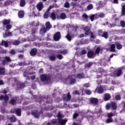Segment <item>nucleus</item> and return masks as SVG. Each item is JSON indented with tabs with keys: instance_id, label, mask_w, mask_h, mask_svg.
Masks as SVG:
<instances>
[{
	"instance_id": "0eeeda50",
	"label": "nucleus",
	"mask_w": 125,
	"mask_h": 125,
	"mask_svg": "<svg viewBox=\"0 0 125 125\" xmlns=\"http://www.w3.org/2000/svg\"><path fill=\"white\" fill-rule=\"evenodd\" d=\"M67 122V120L66 119H60L59 120V123L61 125H65Z\"/></svg>"
},
{
	"instance_id": "393cba45",
	"label": "nucleus",
	"mask_w": 125,
	"mask_h": 125,
	"mask_svg": "<svg viewBox=\"0 0 125 125\" xmlns=\"http://www.w3.org/2000/svg\"><path fill=\"white\" fill-rule=\"evenodd\" d=\"M71 99V96H70V94L68 93L67 94V98H64L63 100L64 101H69Z\"/></svg>"
},
{
	"instance_id": "680f3d73",
	"label": "nucleus",
	"mask_w": 125,
	"mask_h": 125,
	"mask_svg": "<svg viewBox=\"0 0 125 125\" xmlns=\"http://www.w3.org/2000/svg\"><path fill=\"white\" fill-rule=\"evenodd\" d=\"M82 54H86V50H83L82 51Z\"/></svg>"
},
{
	"instance_id": "c9c22d12",
	"label": "nucleus",
	"mask_w": 125,
	"mask_h": 125,
	"mask_svg": "<svg viewBox=\"0 0 125 125\" xmlns=\"http://www.w3.org/2000/svg\"><path fill=\"white\" fill-rule=\"evenodd\" d=\"M93 8V4H89L87 6V10H90V9H92Z\"/></svg>"
},
{
	"instance_id": "4d7b16f0",
	"label": "nucleus",
	"mask_w": 125,
	"mask_h": 125,
	"mask_svg": "<svg viewBox=\"0 0 125 125\" xmlns=\"http://www.w3.org/2000/svg\"><path fill=\"white\" fill-rule=\"evenodd\" d=\"M5 59L7 61H11L10 58H9V57H6Z\"/></svg>"
},
{
	"instance_id": "c03bdc74",
	"label": "nucleus",
	"mask_w": 125,
	"mask_h": 125,
	"mask_svg": "<svg viewBox=\"0 0 125 125\" xmlns=\"http://www.w3.org/2000/svg\"><path fill=\"white\" fill-rule=\"evenodd\" d=\"M9 23H10V21L9 20H5L3 22L4 25H7V24H9Z\"/></svg>"
},
{
	"instance_id": "4c0bfd02",
	"label": "nucleus",
	"mask_w": 125,
	"mask_h": 125,
	"mask_svg": "<svg viewBox=\"0 0 125 125\" xmlns=\"http://www.w3.org/2000/svg\"><path fill=\"white\" fill-rule=\"evenodd\" d=\"M77 78L78 79H83V74H78Z\"/></svg>"
},
{
	"instance_id": "4be33fe9",
	"label": "nucleus",
	"mask_w": 125,
	"mask_h": 125,
	"mask_svg": "<svg viewBox=\"0 0 125 125\" xmlns=\"http://www.w3.org/2000/svg\"><path fill=\"white\" fill-rule=\"evenodd\" d=\"M50 18L52 20H55V19H56V16L55 15V14H54V13H52L51 14Z\"/></svg>"
},
{
	"instance_id": "603ef678",
	"label": "nucleus",
	"mask_w": 125,
	"mask_h": 125,
	"mask_svg": "<svg viewBox=\"0 0 125 125\" xmlns=\"http://www.w3.org/2000/svg\"><path fill=\"white\" fill-rule=\"evenodd\" d=\"M10 53L11 54H15V53H16V52L15 51V50L12 49L11 50Z\"/></svg>"
},
{
	"instance_id": "774afa93",
	"label": "nucleus",
	"mask_w": 125,
	"mask_h": 125,
	"mask_svg": "<svg viewBox=\"0 0 125 125\" xmlns=\"http://www.w3.org/2000/svg\"><path fill=\"white\" fill-rule=\"evenodd\" d=\"M83 37H84V35H83V34H81L80 35V38H83Z\"/></svg>"
},
{
	"instance_id": "0e129e2a",
	"label": "nucleus",
	"mask_w": 125,
	"mask_h": 125,
	"mask_svg": "<svg viewBox=\"0 0 125 125\" xmlns=\"http://www.w3.org/2000/svg\"><path fill=\"white\" fill-rule=\"evenodd\" d=\"M73 93L74 94H79V92H78V91H74Z\"/></svg>"
},
{
	"instance_id": "f3484780",
	"label": "nucleus",
	"mask_w": 125,
	"mask_h": 125,
	"mask_svg": "<svg viewBox=\"0 0 125 125\" xmlns=\"http://www.w3.org/2000/svg\"><path fill=\"white\" fill-rule=\"evenodd\" d=\"M98 93H102L103 92V88L101 86H98L97 88Z\"/></svg>"
},
{
	"instance_id": "de8ad7c7",
	"label": "nucleus",
	"mask_w": 125,
	"mask_h": 125,
	"mask_svg": "<svg viewBox=\"0 0 125 125\" xmlns=\"http://www.w3.org/2000/svg\"><path fill=\"white\" fill-rule=\"evenodd\" d=\"M115 98H116V100H121V96L117 95V96H116Z\"/></svg>"
},
{
	"instance_id": "09e8293b",
	"label": "nucleus",
	"mask_w": 125,
	"mask_h": 125,
	"mask_svg": "<svg viewBox=\"0 0 125 125\" xmlns=\"http://www.w3.org/2000/svg\"><path fill=\"white\" fill-rule=\"evenodd\" d=\"M105 16V15L103 13H101L99 14V17L101 18H103V17H104Z\"/></svg>"
},
{
	"instance_id": "20e7f679",
	"label": "nucleus",
	"mask_w": 125,
	"mask_h": 125,
	"mask_svg": "<svg viewBox=\"0 0 125 125\" xmlns=\"http://www.w3.org/2000/svg\"><path fill=\"white\" fill-rule=\"evenodd\" d=\"M37 8L39 11H42V8H43V4H42V2H39L37 5Z\"/></svg>"
},
{
	"instance_id": "cd10ccee",
	"label": "nucleus",
	"mask_w": 125,
	"mask_h": 125,
	"mask_svg": "<svg viewBox=\"0 0 125 125\" xmlns=\"http://www.w3.org/2000/svg\"><path fill=\"white\" fill-rule=\"evenodd\" d=\"M116 45L117 49H121L122 46V45H121L120 43H116Z\"/></svg>"
},
{
	"instance_id": "6e6552de",
	"label": "nucleus",
	"mask_w": 125,
	"mask_h": 125,
	"mask_svg": "<svg viewBox=\"0 0 125 125\" xmlns=\"http://www.w3.org/2000/svg\"><path fill=\"white\" fill-rule=\"evenodd\" d=\"M9 98L7 96L4 97L2 95L0 96V100H4L5 101H8Z\"/></svg>"
},
{
	"instance_id": "ea45409f",
	"label": "nucleus",
	"mask_w": 125,
	"mask_h": 125,
	"mask_svg": "<svg viewBox=\"0 0 125 125\" xmlns=\"http://www.w3.org/2000/svg\"><path fill=\"white\" fill-rule=\"evenodd\" d=\"M64 7H66L67 8L70 7V4L68 2H65L64 3Z\"/></svg>"
},
{
	"instance_id": "7ed1b4c3",
	"label": "nucleus",
	"mask_w": 125,
	"mask_h": 125,
	"mask_svg": "<svg viewBox=\"0 0 125 125\" xmlns=\"http://www.w3.org/2000/svg\"><path fill=\"white\" fill-rule=\"evenodd\" d=\"M34 74H35V72H32L31 73L28 74L27 73H25L24 74V77H25V78H27V79H28V80H30V78H31V80H35V79H36V76L33 75V76H31V75H34Z\"/></svg>"
},
{
	"instance_id": "052dcab7",
	"label": "nucleus",
	"mask_w": 125,
	"mask_h": 125,
	"mask_svg": "<svg viewBox=\"0 0 125 125\" xmlns=\"http://www.w3.org/2000/svg\"><path fill=\"white\" fill-rule=\"evenodd\" d=\"M84 86L85 87H89V84L88 83H86L84 85Z\"/></svg>"
},
{
	"instance_id": "f257e3e1",
	"label": "nucleus",
	"mask_w": 125,
	"mask_h": 125,
	"mask_svg": "<svg viewBox=\"0 0 125 125\" xmlns=\"http://www.w3.org/2000/svg\"><path fill=\"white\" fill-rule=\"evenodd\" d=\"M100 51V48L99 47H98L95 51V53H93V52L92 51H89L87 53L88 57L90 58H93L96 54H99V52Z\"/></svg>"
},
{
	"instance_id": "473e14b6",
	"label": "nucleus",
	"mask_w": 125,
	"mask_h": 125,
	"mask_svg": "<svg viewBox=\"0 0 125 125\" xmlns=\"http://www.w3.org/2000/svg\"><path fill=\"white\" fill-rule=\"evenodd\" d=\"M113 120L111 118H108L106 120V124H110V123H112Z\"/></svg>"
},
{
	"instance_id": "5701e85b",
	"label": "nucleus",
	"mask_w": 125,
	"mask_h": 125,
	"mask_svg": "<svg viewBox=\"0 0 125 125\" xmlns=\"http://www.w3.org/2000/svg\"><path fill=\"white\" fill-rule=\"evenodd\" d=\"M122 15H125V5H122Z\"/></svg>"
},
{
	"instance_id": "49530a36",
	"label": "nucleus",
	"mask_w": 125,
	"mask_h": 125,
	"mask_svg": "<svg viewBox=\"0 0 125 125\" xmlns=\"http://www.w3.org/2000/svg\"><path fill=\"white\" fill-rule=\"evenodd\" d=\"M0 73L1 74H3L4 73V68H0Z\"/></svg>"
},
{
	"instance_id": "aec40b11",
	"label": "nucleus",
	"mask_w": 125,
	"mask_h": 125,
	"mask_svg": "<svg viewBox=\"0 0 125 125\" xmlns=\"http://www.w3.org/2000/svg\"><path fill=\"white\" fill-rule=\"evenodd\" d=\"M41 79L42 82H44V81H46V79H47L46 75H42L41 77Z\"/></svg>"
},
{
	"instance_id": "9d476101",
	"label": "nucleus",
	"mask_w": 125,
	"mask_h": 125,
	"mask_svg": "<svg viewBox=\"0 0 125 125\" xmlns=\"http://www.w3.org/2000/svg\"><path fill=\"white\" fill-rule=\"evenodd\" d=\"M37 50L36 48H33L32 50H31V51L30 52V54L32 55V56H35L36 54H37Z\"/></svg>"
},
{
	"instance_id": "8fccbe9b",
	"label": "nucleus",
	"mask_w": 125,
	"mask_h": 125,
	"mask_svg": "<svg viewBox=\"0 0 125 125\" xmlns=\"http://www.w3.org/2000/svg\"><path fill=\"white\" fill-rule=\"evenodd\" d=\"M107 116L108 118H111V117H113V116H114V114L112 113H109L107 114Z\"/></svg>"
},
{
	"instance_id": "c85d7f7f",
	"label": "nucleus",
	"mask_w": 125,
	"mask_h": 125,
	"mask_svg": "<svg viewBox=\"0 0 125 125\" xmlns=\"http://www.w3.org/2000/svg\"><path fill=\"white\" fill-rule=\"evenodd\" d=\"M115 44L111 45L110 48H111V51H112V52H115Z\"/></svg>"
},
{
	"instance_id": "ddd939ff",
	"label": "nucleus",
	"mask_w": 125,
	"mask_h": 125,
	"mask_svg": "<svg viewBox=\"0 0 125 125\" xmlns=\"http://www.w3.org/2000/svg\"><path fill=\"white\" fill-rule=\"evenodd\" d=\"M24 12L22 11H20L18 13V16L19 18H23L24 17Z\"/></svg>"
},
{
	"instance_id": "f03ea898",
	"label": "nucleus",
	"mask_w": 125,
	"mask_h": 125,
	"mask_svg": "<svg viewBox=\"0 0 125 125\" xmlns=\"http://www.w3.org/2000/svg\"><path fill=\"white\" fill-rule=\"evenodd\" d=\"M110 107H112L113 110L117 109V104L115 103H112L111 104H107L105 106L106 110H109Z\"/></svg>"
},
{
	"instance_id": "dca6fc26",
	"label": "nucleus",
	"mask_w": 125,
	"mask_h": 125,
	"mask_svg": "<svg viewBox=\"0 0 125 125\" xmlns=\"http://www.w3.org/2000/svg\"><path fill=\"white\" fill-rule=\"evenodd\" d=\"M17 86L18 88H22V87H24L25 85L24 84L21 83L20 82H19L17 85Z\"/></svg>"
},
{
	"instance_id": "69168bd1",
	"label": "nucleus",
	"mask_w": 125,
	"mask_h": 125,
	"mask_svg": "<svg viewBox=\"0 0 125 125\" xmlns=\"http://www.w3.org/2000/svg\"><path fill=\"white\" fill-rule=\"evenodd\" d=\"M62 116L61 115V113H59L58 114V118H62Z\"/></svg>"
},
{
	"instance_id": "a19ab883",
	"label": "nucleus",
	"mask_w": 125,
	"mask_h": 125,
	"mask_svg": "<svg viewBox=\"0 0 125 125\" xmlns=\"http://www.w3.org/2000/svg\"><path fill=\"white\" fill-rule=\"evenodd\" d=\"M44 18H45V19H46L47 18H48V12H46L44 14Z\"/></svg>"
},
{
	"instance_id": "7c9ffc66",
	"label": "nucleus",
	"mask_w": 125,
	"mask_h": 125,
	"mask_svg": "<svg viewBox=\"0 0 125 125\" xmlns=\"http://www.w3.org/2000/svg\"><path fill=\"white\" fill-rule=\"evenodd\" d=\"M46 32V28L44 27L40 31L41 34H44Z\"/></svg>"
},
{
	"instance_id": "e2e57ef3",
	"label": "nucleus",
	"mask_w": 125,
	"mask_h": 125,
	"mask_svg": "<svg viewBox=\"0 0 125 125\" xmlns=\"http://www.w3.org/2000/svg\"><path fill=\"white\" fill-rule=\"evenodd\" d=\"M2 84H3V81L0 80V85H2Z\"/></svg>"
},
{
	"instance_id": "f704fd0d",
	"label": "nucleus",
	"mask_w": 125,
	"mask_h": 125,
	"mask_svg": "<svg viewBox=\"0 0 125 125\" xmlns=\"http://www.w3.org/2000/svg\"><path fill=\"white\" fill-rule=\"evenodd\" d=\"M14 45H18L20 43V42L18 41H14L13 42Z\"/></svg>"
},
{
	"instance_id": "a18cd8bd",
	"label": "nucleus",
	"mask_w": 125,
	"mask_h": 125,
	"mask_svg": "<svg viewBox=\"0 0 125 125\" xmlns=\"http://www.w3.org/2000/svg\"><path fill=\"white\" fill-rule=\"evenodd\" d=\"M66 38L68 40V41H69V42H71V36H70V35L68 34L66 36Z\"/></svg>"
},
{
	"instance_id": "f8f14e48",
	"label": "nucleus",
	"mask_w": 125,
	"mask_h": 125,
	"mask_svg": "<svg viewBox=\"0 0 125 125\" xmlns=\"http://www.w3.org/2000/svg\"><path fill=\"white\" fill-rule=\"evenodd\" d=\"M90 102L93 104H96V103L98 102V100H97L96 98H92L90 99Z\"/></svg>"
},
{
	"instance_id": "13d9d810",
	"label": "nucleus",
	"mask_w": 125,
	"mask_h": 125,
	"mask_svg": "<svg viewBox=\"0 0 125 125\" xmlns=\"http://www.w3.org/2000/svg\"><path fill=\"white\" fill-rule=\"evenodd\" d=\"M58 58H59V59H62V58H63V57L61 55H59L58 56Z\"/></svg>"
},
{
	"instance_id": "72a5a7b5",
	"label": "nucleus",
	"mask_w": 125,
	"mask_h": 125,
	"mask_svg": "<svg viewBox=\"0 0 125 125\" xmlns=\"http://www.w3.org/2000/svg\"><path fill=\"white\" fill-rule=\"evenodd\" d=\"M8 43L6 42L2 41V45H4L5 47H7Z\"/></svg>"
},
{
	"instance_id": "338daca9",
	"label": "nucleus",
	"mask_w": 125,
	"mask_h": 125,
	"mask_svg": "<svg viewBox=\"0 0 125 125\" xmlns=\"http://www.w3.org/2000/svg\"><path fill=\"white\" fill-rule=\"evenodd\" d=\"M113 1L114 3H119L118 0H113Z\"/></svg>"
},
{
	"instance_id": "9b49d317",
	"label": "nucleus",
	"mask_w": 125,
	"mask_h": 125,
	"mask_svg": "<svg viewBox=\"0 0 125 125\" xmlns=\"http://www.w3.org/2000/svg\"><path fill=\"white\" fill-rule=\"evenodd\" d=\"M110 98H111V95L109 94H104V100L105 101H108V100H110Z\"/></svg>"
},
{
	"instance_id": "b1692460",
	"label": "nucleus",
	"mask_w": 125,
	"mask_h": 125,
	"mask_svg": "<svg viewBox=\"0 0 125 125\" xmlns=\"http://www.w3.org/2000/svg\"><path fill=\"white\" fill-rule=\"evenodd\" d=\"M46 26L47 29H51V25H50V22L49 21H47L46 22Z\"/></svg>"
},
{
	"instance_id": "79ce46f5",
	"label": "nucleus",
	"mask_w": 125,
	"mask_h": 125,
	"mask_svg": "<svg viewBox=\"0 0 125 125\" xmlns=\"http://www.w3.org/2000/svg\"><path fill=\"white\" fill-rule=\"evenodd\" d=\"M121 25L122 26V27H123V28H125V22L124 21H121Z\"/></svg>"
},
{
	"instance_id": "1a4fd4ad",
	"label": "nucleus",
	"mask_w": 125,
	"mask_h": 125,
	"mask_svg": "<svg viewBox=\"0 0 125 125\" xmlns=\"http://www.w3.org/2000/svg\"><path fill=\"white\" fill-rule=\"evenodd\" d=\"M32 115L36 118H39L40 117V113L37 111H33L32 112Z\"/></svg>"
},
{
	"instance_id": "412c9836",
	"label": "nucleus",
	"mask_w": 125,
	"mask_h": 125,
	"mask_svg": "<svg viewBox=\"0 0 125 125\" xmlns=\"http://www.w3.org/2000/svg\"><path fill=\"white\" fill-rule=\"evenodd\" d=\"M11 32H8V31H6L5 34H3L4 38H6V37H9V36H11Z\"/></svg>"
},
{
	"instance_id": "6ab92c4d",
	"label": "nucleus",
	"mask_w": 125,
	"mask_h": 125,
	"mask_svg": "<svg viewBox=\"0 0 125 125\" xmlns=\"http://www.w3.org/2000/svg\"><path fill=\"white\" fill-rule=\"evenodd\" d=\"M16 113L17 116H19V117H20V116H21V109L19 108L16 109Z\"/></svg>"
},
{
	"instance_id": "39448f33",
	"label": "nucleus",
	"mask_w": 125,
	"mask_h": 125,
	"mask_svg": "<svg viewBox=\"0 0 125 125\" xmlns=\"http://www.w3.org/2000/svg\"><path fill=\"white\" fill-rule=\"evenodd\" d=\"M66 14L62 13L60 15L57 16V19L64 20L66 19Z\"/></svg>"
},
{
	"instance_id": "e433bc0d",
	"label": "nucleus",
	"mask_w": 125,
	"mask_h": 125,
	"mask_svg": "<svg viewBox=\"0 0 125 125\" xmlns=\"http://www.w3.org/2000/svg\"><path fill=\"white\" fill-rule=\"evenodd\" d=\"M122 74V70L121 69L118 70L117 73V77H120Z\"/></svg>"
},
{
	"instance_id": "bf43d9fd",
	"label": "nucleus",
	"mask_w": 125,
	"mask_h": 125,
	"mask_svg": "<svg viewBox=\"0 0 125 125\" xmlns=\"http://www.w3.org/2000/svg\"><path fill=\"white\" fill-rule=\"evenodd\" d=\"M77 116H78V114L75 113L73 115V119H76Z\"/></svg>"
},
{
	"instance_id": "58836bf2",
	"label": "nucleus",
	"mask_w": 125,
	"mask_h": 125,
	"mask_svg": "<svg viewBox=\"0 0 125 125\" xmlns=\"http://www.w3.org/2000/svg\"><path fill=\"white\" fill-rule=\"evenodd\" d=\"M85 92L88 95H90V94H91V91H90V90H86Z\"/></svg>"
},
{
	"instance_id": "a878e982",
	"label": "nucleus",
	"mask_w": 125,
	"mask_h": 125,
	"mask_svg": "<svg viewBox=\"0 0 125 125\" xmlns=\"http://www.w3.org/2000/svg\"><path fill=\"white\" fill-rule=\"evenodd\" d=\"M16 118L15 117V116H12L10 118V121L12 123H15V122H16Z\"/></svg>"
},
{
	"instance_id": "4468645a",
	"label": "nucleus",
	"mask_w": 125,
	"mask_h": 125,
	"mask_svg": "<svg viewBox=\"0 0 125 125\" xmlns=\"http://www.w3.org/2000/svg\"><path fill=\"white\" fill-rule=\"evenodd\" d=\"M84 30L85 31V35L86 36L90 33V31H89V28L88 27H85Z\"/></svg>"
},
{
	"instance_id": "a211bd4d",
	"label": "nucleus",
	"mask_w": 125,
	"mask_h": 125,
	"mask_svg": "<svg viewBox=\"0 0 125 125\" xmlns=\"http://www.w3.org/2000/svg\"><path fill=\"white\" fill-rule=\"evenodd\" d=\"M25 4H26L25 0H21L20 3V6L23 7V6H25Z\"/></svg>"
},
{
	"instance_id": "2f4dec72",
	"label": "nucleus",
	"mask_w": 125,
	"mask_h": 125,
	"mask_svg": "<svg viewBox=\"0 0 125 125\" xmlns=\"http://www.w3.org/2000/svg\"><path fill=\"white\" fill-rule=\"evenodd\" d=\"M49 59L51 61H54L56 59V58L54 56H51L49 57Z\"/></svg>"
},
{
	"instance_id": "37998d69",
	"label": "nucleus",
	"mask_w": 125,
	"mask_h": 125,
	"mask_svg": "<svg viewBox=\"0 0 125 125\" xmlns=\"http://www.w3.org/2000/svg\"><path fill=\"white\" fill-rule=\"evenodd\" d=\"M76 83V80L75 79H71L70 81V84H73V83Z\"/></svg>"
},
{
	"instance_id": "423d86ee",
	"label": "nucleus",
	"mask_w": 125,
	"mask_h": 125,
	"mask_svg": "<svg viewBox=\"0 0 125 125\" xmlns=\"http://www.w3.org/2000/svg\"><path fill=\"white\" fill-rule=\"evenodd\" d=\"M61 35L60 33L57 32L54 36V40L55 41H59L60 40Z\"/></svg>"
},
{
	"instance_id": "3c124183",
	"label": "nucleus",
	"mask_w": 125,
	"mask_h": 125,
	"mask_svg": "<svg viewBox=\"0 0 125 125\" xmlns=\"http://www.w3.org/2000/svg\"><path fill=\"white\" fill-rule=\"evenodd\" d=\"M94 16H95V15H91L90 17V20L91 21H93L94 20Z\"/></svg>"
},
{
	"instance_id": "c756f323",
	"label": "nucleus",
	"mask_w": 125,
	"mask_h": 125,
	"mask_svg": "<svg viewBox=\"0 0 125 125\" xmlns=\"http://www.w3.org/2000/svg\"><path fill=\"white\" fill-rule=\"evenodd\" d=\"M59 53H62V54H67L68 51L66 50H63L62 51H60Z\"/></svg>"
},
{
	"instance_id": "5fc2aeb1",
	"label": "nucleus",
	"mask_w": 125,
	"mask_h": 125,
	"mask_svg": "<svg viewBox=\"0 0 125 125\" xmlns=\"http://www.w3.org/2000/svg\"><path fill=\"white\" fill-rule=\"evenodd\" d=\"M7 30H9L11 28V25H8L6 27Z\"/></svg>"
},
{
	"instance_id": "2eb2a0df",
	"label": "nucleus",
	"mask_w": 125,
	"mask_h": 125,
	"mask_svg": "<svg viewBox=\"0 0 125 125\" xmlns=\"http://www.w3.org/2000/svg\"><path fill=\"white\" fill-rule=\"evenodd\" d=\"M100 36H102V37H103L104 38H105V39H107V38H108V34L106 32H104L102 34V32L100 31Z\"/></svg>"
},
{
	"instance_id": "bb28decb",
	"label": "nucleus",
	"mask_w": 125,
	"mask_h": 125,
	"mask_svg": "<svg viewBox=\"0 0 125 125\" xmlns=\"http://www.w3.org/2000/svg\"><path fill=\"white\" fill-rule=\"evenodd\" d=\"M10 103L12 105H14L16 103V101L14 99H12L10 101Z\"/></svg>"
},
{
	"instance_id": "864d4df0",
	"label": "nucleus",
	"mask_w": 125,
	"mask_h": 125,
	"mask_svg": "<svg viewBox=\"0 0 125 125\" xmlns=\"http://www.w3.org/2000/svg\"><path fill=\"white\" fill-rule=\"evenodd\" d=\"M87 15H86V14H84L83 15V18H84V19H87Z\"/></svg>"
},
{
	"instance_id": "6e6d98bb",
	"label": "nucleus",
	"mask_w": 125,
	"mask_h": 125,
	"mask_svg": "<svg viewBox=\"0 0 125 125\" xmlns=\"http://www.w3.org/2000/svg\"><path fill=\"white\" fill-rule=\"evenodd\" d=\"M57 122V121L56 120V119H53L51 121V123L52 124H55Z\"/></svg>"
}]
</instances>
